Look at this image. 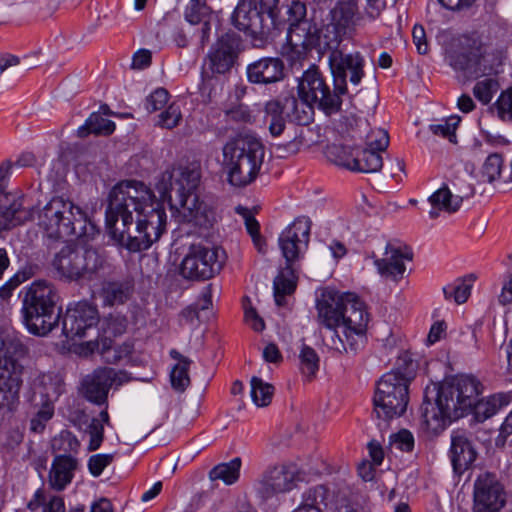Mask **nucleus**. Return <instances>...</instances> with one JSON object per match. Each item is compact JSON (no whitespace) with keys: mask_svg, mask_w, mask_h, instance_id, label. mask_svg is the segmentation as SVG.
<instances>
[{"mask_svg":"<svg viewBox=\"0 0 512 512\" xmlns=\"http://www.w3.org/2000/svg\"><path fill=\"white\" fill-rule=\"evenodd\" d=\"M52 447L54 450L62 451L64 455H70L73 452H77L80 443L76 436L70 431H61L58 437H55L52 441Z\"/></svg>","mask_w":512,"mask_h":512,"instance_id":"obj_49","label":"nucleus"},{"mask_svg":"<svg viewBox=\"0 0 512 512\" xmlns=\"http://www.w3.org/2000/svg\"><path fill=\"white\" fill-rule=\"evenodd\" d=\"M339 82L333 78V90L326 82L324 88L319 93L315 106L323 111L326 115L330 116L340 112L342 107V96L347 93L346 90H339Z\"/></svg>","mask_w":512,"mask_h":512,"instance_id":"obj_30","label":"nucleus"},{"mask_svg":"<svg viewBox=\"0 0 512 512\" xmlns=\"http://www.w3.org/2000/svg\"><path fill=\"white\" fill-rule=\"evenodd\" d=\"M298 477V468L293 463H286L267 469L256 484L257 493L262 499L285 493L293 489Z\"/></svg>","mask_w":512,"mask_h":512,"instance_id":"obj_19","label":"nucleus"},{"mask_svg":"<svg viewBox=\"0 0 512 512\" xmlns=\"http://www.w3.org/2000/svg\"><path fill=\"white\" fill-rule=\"evenodd\" d=\"M299 359L302 373L307 377L314 376L319 368V357L316 351L304 344L300 351Z\"/></svg>","mask_w":512,"mask_h":512,"instance_id":"obj_48","label":"nucleus"},{"mask_svg":"<svg viewBox=\"0 0 512 512\" xmlns=\"http://www.w3.org/2000/svg\"><path fill=\"white\" fill-rule=\"evenodd\" d=\"M212 290V284H208L203 288L197 302L195 303L200 311L207 310L212 307Z\"/></svg>","mask_w":512,"mask_h":512,"instance_id":"obj_63","label":"nucleus"},{"mask_svg":"<svg viewBox=\"0 0 512 512\" xmlns=\"http://www.w3.org/2000/svg\"><path fill=\"white\" fill-rule=\"evenodd\" d=\"M369 257L373 259V264L381 277L399 282L406 272L405 261H412L413 252L407 245L388 242L382 258L377 257L374 252Z\"/></svg>","mask_w":512,"mask_h":512,"instance_id":"obj_15","label":"nucleus"},{"mask_svg":"<svg viewBox=\"0 0 512 512\" xmlns=\"http://www.w3.org/2000/svg\"><path fill=\"white\" fill-rule=\"evenodd\" d=\"M253 9L246 1L240 0L231 16L233 26L253 38H263L270 34L272 22Z\"/></svg>","mask_w":512,"mask_h":512,"instance_id":"obj_21","label":"nucleus"},{"mask_svg":"<svg viewBox=\"0 0 512 512\" xmlns=\"http://www.w3.org/2000/svg\"><path fill=\"white\" fill-rule=\"evenodd\" d=\"M460 377L469 378V379L473 380V382L475 384L476 393H475V396L473 397L471 406L467 409L466 413L468 411L473 410L475 419L477 421H480V422L485 421L486 419L495 415L502 406L507 405L508 401L504 394H497V395L490 396L485 400H479L478 399L479 394H480L479 381H477V379H475L473 376L461 375Z\"/></svg>","mask_w":512,"mask_h":512,"instance_id":"obj_26","label":"nucleus"},{"mask_svg":"<svg viewBox=\"0 0 512 512\" xmlns=\"http://www.w3.org/2000/svg\"><path fill=\"white\" fill-rule=\"evenodd\" d=\"M241 459L235 457L229 462L220 463L214 466L209 472L211 481L221 480L226 485H232L240 477Z\"/></svg>","mask_w":512,"mask_h":512,"instance_id":"obj_37","label":"nucleus"},{"mask_svg":"<svg viewBox=\"0 0 512 512\" xmlns=\"http://www.w3.org/2000/svg\"><path fill=\"white\" fill-rule=\"evenodd\" d=\"M327 155L336 165L355 171L356 152L351 146L333 144L328 147Z\"/></svg>","mask_w":512,"mask_h":512,"instance_id":"obj_40","label":"nucleus"},{"mask_svg":"<svg viewBox=\"0 0 512 512\" xmlns=\"http://www.w3.org/2000/svg\"><path fill=\"white\" fill-rule=\"evenodd\" d=\"M385 3L383 0H366V6L362 16H359L357 20L367 18L369 21L375 20L384 9Z\"/></svg>","mask_w":512,"mask_h":512,"instance_id":"obj_59","label":"nucleus"},{"mask_svg":"<svg viewBox=\"0 0 512 512\" xmlns=\"http://www.w3.org/2000/svg\"><path fill=\"white\" fill-rule=\"evenodd\" d=\"M37 224L53 240L82 237L86 235L87 215L69 199L53 197L39 210Z\"/></svg>","mask_w":512,"mask_h":512,"instance_id":"obj_8","label":"nucleus"},{"mask_svg":"<svg viewBox=\"0 0 512 512\" xmlns=\"http://www.w3.org/2000/svg\"><path fill=\"white\" fill-rule=\"evenodd\" d=\"M390 443L401 451L411 452L414 448V437L410 431L403 429L390 436Z\"/></svg>","mask_w":512,"mask_h":512,"instance_id":"obj_58","label":"nucleus"},{"mask_svg":"<svg viewBox=\"0 0 512 512\" xmlns=\"http://www.w3.org/2000/svg\"><path fill=\"white\" fill-rule=\"evenodd\" d=\"M462 200V196H453L447 186L441 187L429 197V202L432 205L429 212L430 218L436 219L439 216V210L448 213L456 212L460 208Z\"/></svg>","mask_w":512,"mask_h":512,"instance_id":"obj_31","label":"nucleus"},{"mask_svg":"<svg viewBox=\"0 0 512 512\" xmlns=\"http://www.w3.org/2000/svg\"><path fill=\"white\" fill-rule=\"evenodd\" d=\"M78 461L71 455H56L48 473V485L55 491H63L73 480Z\"/></svg>","mask_w":512,"mask_h":512,"instance_id":"obj_25","label":"nucleus"},{"mask_svg":"<svg viewBox=\"0 0 512 512\" xmlns=\"http://www.w3.org/2000/svg\"><path fill=\"white\" fill-rule=\"evenodd\" d=\"M409 385L394 373H386L377 383L373 398L374 412L377 417L389 420L401 416L409 401Z\"/></svg>","mask_w":512,"mask_h":512,"instance_id":"obj_13","label":"nucleus"},{"mask_svg":"<svg viewBox=\"0 0 512 512\" xmlns=\"http://www.w3.org/2000/svg\"><path fill=\"white\" fill-rule=\"evenodd\" d=\"M170 178L172 181L168 200L171 209L177 212L179 222L201 227L210 225L213 213L196 193L201 178L200 168L194 164L180 166Z\"/></svg>","mask_w":512,"mask_h":512,"instance_id":"obj_4","label":"nucleus"},{"mask_svg":"<svg viewBox=\"0 0 512 512\" xmlns=\"http://www.w3.org/2000/svg\"><path fill=\"white\" fill-rule=\"evenodd\" d=\"M245 321L256 332H260L265 328L263 319L257 314L256 310L252 307L245 309Z\"/></svg>","mask_w":512,"mask_h":512,"instance_id":"obj_61","label":"nucleus"},{"mask_svg":"<svg viewBox=\"0 0 512 512\" xmlns=\"http://www.w3.org/2000/svg\"><path fill=\"white\" fill-rule=\"evenodd\" d=\"M317 322L333 331L334 351L357 354L367 343L370 315L365 303L354 293L325 289L316 300Z\"/></svg>","mask_w":512,"mask_h":512,"instance_id":"obj_2","label":"nucleus"},{"mask_svg":"<svg viewBox=\"0 0 512 512\" xmlns=\"http://www.w3.org/2000/svg\"><path fill=\"white\" fill-rule=\"evenodd\" d=\"M475 393V384L469 378L455 377L444 382L439 387L436 402L424 401L421 406L422 423L427 431L438 434L448 423L464 416Z\"/></svg>","mask_w":512,"mask_h":512,"instance_id":"obj_3","label":"nucleus"},{"mask_svg":"<svg viewBox=\"0 0 512 512\" xmlns=\"http://www.w3.org/2000/svg\"><path fill=\"white\" fill-rule=\"evenodd\" d=\"M170 356L174 360L178 361L177 364L173 367L170 374L171 384L175 390L182 392L190 384L188 370L191 364V360L174 349L170 351Z\"/></svg>","mask_w":512,"mask_h":512,"instance_id":"obj_36","label":"nucleus"},{"mask_svg":"<svg viewBox=\"0 0 512 512\" xmlns=\"http://www.w3.org/2000/svg\"><path fill=\"white\" fill-rule=\"evenodd\" d=\"M27 353V347L17 336L0 338V409L12 410L19 402L24 371L20 359Z\"/></svg>","mask_w":512,"mask_h":512,"instance_id":"obj_10","label":"nucleus"},{"mask_svg":"<svg viewBox=\"0 0 512 512\" xmlns=\"http://www.w3.org/2000/svg\"><path fill=\"white\" fill-rule=\"evenodd\" d=\"M495 106L502 120L512 121V88L500 94Z\"/></svg>","mask_w":512,"mask_h":512,"instance_id":"obj_54","label":"nucleus"},{"mask_svg":"<svg viewBox=\"0 0 512 512\" xmlns=\"http://www.w3.org/2000/svg\"><path fill=\"white\" fill-rule=\"evenodd\" d=\"M274 394V387L264 382L259 377H252L251 379V397L253 402L258 407H264L267 406L271 400L272 396Z\"/></svg>","mask_w":512,"mask_h":512,"instance_id":"obj_45","label":"nucleus"},{"mask_svg":"<svg viewBox=\"0 0 512 512\" xmlns=\"http://www.w3.org/2000/svg\"><path fill=\"white\" fill-rule=\"evenodd\" d=\"M507 502V493L496 474L484 472L473 485L472 512H501Z\"/></svg>","mask_w":512,"mask_h":512,"instance_id":"obj_14","label":"nucleus"},{"mask_svg":"<svg viewBox=\"0 0 512 512\" xmlns=\"http://www.w3.org/2000/svg\"><path fill=\"white\" fill-rule=\"evenodd\" d=\"M99 316L95 305L80 301L69 307L63 318L62 332L68 340L75 341L85 337L89 330L94 329Z\"/></svg>","mask_w":512,"mask_h":512,"instance_id":"obj_18","label":"nucleus"},{"mask_svg":"<svg viewBox=\"0 0 512 512\" xmlns=\"http://www.w3.org/2000/svg\"><path fill=\"white\" fill-rule=\"evenodd\" d=\"M265 123L273 137L280 136L286 127L285 107L278 99L269 100L264 107Z\"/></svg>","mask_w":512,"mask_h":512,"instance_id":"obj_34","label":"nucleus"},{"mask_svg":"<svg viewBox=\"0 0 512 512\" xmlns=\"http://www.w3.org/2000/svg\"><path fill=\"white\" fill-rule=\"evenodd\" d=\"M51 266L64 282L93 280L106 266V257L93 247L63 246L53 257Z\"/></svg>","mask_w":512,"mask_h":512,"instance_id":"obj_9","label":"nucleus"},{"mask_svg":"<svg viewBox=\"0 0 512 512\" xmlns=\"http://www.w3.org/2000/svg\"><path fill=\"white\" fill-rule=\"evenodd\" d=\"M227 116L229 119L242 122V123H250L252 121V115L250 110L244 106H238L233 108L227 112Z\"/></svg>","mask_w":512,"mask_h":512,"instance_id":"obj_62","label":"nucleus"},{"mask_svg":"<svg viewBox=\"0 0 512 512\" xmlns=\"http://www.w3.org/2000/svg\"><path fill=\"white\" fill-rule=\"evenodd\" d=\"M225 261L226 253L221 247L191 244L181 261L180 275L188 280H208L220 273Z\"/></svg>","mask_w":512,"mask_h":512,"instance_id":"obj_11","label":"nucleus"},{"mask_svg":"<svg viewBox=\"0 0 512 512\" xmlns=\"http://www.w3.org/2000/svg\"><path fill=\"white\" fill-rule=\"evenodd\" d=\"M328 490L322 485L307 489L302 495V502L297 508L317 509L323 512L326 506Z\"/></svg>","mask_w":512,"mask_h":512,"instance_id":"obj_42","label":"nucleus"},{"mask_svg":"<svg viewBox=\"0 0 512 512\" xmlns=\"http://www.w3.org/2000/svg\"><path fill=\"white\" fill-rule=\"evenodd\" d=\"M184 16L190 24L196 25L211 17V9L206 4V0H190Z\"/></svg>","mask_w":512,"mask_h":512,"instance_id":"obj_47","label":"nucleus"},{"mask_svg":"<svg viewBox=\"0 0 512 512\" xmlns=\"http://www.w3.org/2000/svg\"><path fill=\"white\" fill-rule=\"evenodd\" d=\"M502 168V155L498 153L490 154L482 165L479 181L481 183H493L500 178Z\"/></svg>","mask_w":512,"mask_h":512,"instance_id":"obj_44","label":"nucleus"},{"mask_svg":"<svg viewBox=\"0 0 512 512\" xmlns=\"http://www.w3.org/2000/svg\"><path fill=\"white\" fill-rule=\"evenodd\" d=\"M115 123L104 118L101 113H92L85 123L77 130V135L81 138L87 137L89 134L110 135L115 130Z\"/></svg>","mask_w":512,"mask_h":512,"instance_id":"obj_35","label":"nucleus"},{"mask_svg":"<svg viewBox=\"0 0 512 512\" xmlns=\"http://www.w3.org/2000/svg\"><path fill=\"white\" fill-rule=\"evenodd\" d=\"M105 218L111 238L130 252L149 249L166 231L164 207L138 181H123L112 188Z\"/></svg>","mask_w":512,"mask_h":512,"instance_id":"obj_1","label":"nucleus"},{"mask_svg":"<svg viewBox=\"0 0 512 512\" xmlns=\"http://www.w3.org/2000/svg\"><path fill=\"white\" fill-rule=\"evenodd\" d=\"M413 42L419 54L425 55L429 51V46L426 40V33L421 25H415L412 31Z\"/></svg>","mask_w":512,"mask_h":512,"instance_id":"obj_60","label":"nucleus"},{"mask_svg":"<svg viewBox=\"0 0 512 512\" xmlns=\"http://www.w3.org/2000/svg\"><path fill=\"white\" fill-rule=\"evenodd\" d=\"M30 218L21 199H14L9 205H0V232L10 230Z\"/></svg>","mask_w":512,"mask_h":512,"instance_id":"obj_33","label":"nucleus"},{"mask_svg":"<svg viewBox=\"0 0 512 512\" xmlns=\"http://www.w3.org/2000/svg\"><path fill=\"white\" fill-rule=\"evenodd\" d=\"M241 43V37L235 33H226L217 40L207 55L212 74H226L231 70L241 51Z\"/></svg>","mask_w":512,"mask_h":512,"instance_id":"obj_20","label":"nucleus"},{"mask_svg":"<svg viewBox=\"0 0 512 512\" xmlns=\"http://www.w3.org/2000/svg\"><path fill=\"white\" fill-rule=\"evenodd\" d=\"M306 14L305 3L294 0L287 8L288 18L282 19L284 24H289L287 41L294 48L305 47L308 44L310 24L306 20Z\"/></svg>","mask_w":512,"mask_h":512,"instance_id":"obj_23","label":"nucleus"},{"mask_svg":"<svg viewBox=\"0 0 512 512\" xmlns=\"http://www.w3.org/2000/svg\"><path fill=\"white\" fill-rule=\"evenodd\" d=\"M169 100V93L164 88H158L146 98V109L155 112L162 109Z\"/></svg>","mask_w":512,"mask_h":512,"instance_id":"obj_56","label":"nucleus"},{"mask_svg":"<svg viewBox=\"0 0 512 512\" xmlns=\"http://www.w3.org/2000/svg\"><path fill=\"white\" fill-rule=\"evenodd\" d=\"M90 440L88 444L89 451H95L99 449L104 438V427L99 419H92L91 423L87 428Z\"/></svg>","mask_w":512,"mask_h":512,"instance_id":"obj_55","label":"nucleus"},{"mask_svg":"<svg viewBox=\"0 0 512 512\" xmlns=\"http://www.w3.org/2000/svg\"><path fill=\"white\" fill-rule=\"evenodd\" d=\"M355 161L356 172L375 173L380 171L383 166L381 154L369 148H364L361 152L357 150Z\"/></svg>","mask_w":512,"mask_h":512,"instance_id":"obj_38","label":"nucleus"},{"mask_svg":"<svg viewBox=\"0 0 512 512\" xmlns=\"http://www.w3.org/2000/svg\"><path fill=\"white\" fill-rule=\"evenodd\" d=\"M282 106L285 107V115L299 125H307L313 120L316 106L303 97L287 96L284 98Z\"/></svg>","mask_w":512,"mask_h":512,"instance_id":"obj_28","label":"nucleus"},{"mask_svg":"<svg viewBox=\"0 0 512 512\" xmlns=\"http://www.w3.org/2000/svg\"><path fill=\"white\" fill-rule=\"evenodd\" d=\"M329 67L333 78L339 82V90H346L347 77L353 85H359L365 75L364 58L359 52L343 53L333 50L328 57Z\"/></svg>","mask_w":512,"mask_h":512,"instance_id":"obj_16","label":"nucleus"},{"mask_svg":"<svg viewBox=\"0 0 512 512\" xmlns=\"http://www.w3.org/2000/svg\"><path fill=\"white\" fill-rule=\"evenodd\" d=\"M460 122L458 116L450 117L439 124L430 125V130L433 134L447 138L451 143L457 142L456 129Z\"/></svg>","mask_w":512,"mask_h":512,"instance_id":"obj_50","label":"nucleus"},{"mask_svg":"<svg viewBox=\"0 0 512 512\" xmlns=\"http://www.w3.org/2000/svg\"><path fill=\"white\" fill-rule=\"evenodd\" d=\"M477 456L478 452L467 433L463 430L453 431L449 449V458L453 471L458 475H462L474 465Z\"/></svg>","mask_w":512,"mask_h":512,"instance_id":"obj_22","label":"nucleus"},{"mask_svg":"<svg viewBox=\"0 0 512 512\" xmlns=\"http://www.w3.org/2000/svg\"><path fill=\"white\" fill-rule=\"evenodd\" d=\"M497 90L498 82L492 78H486L475 84L473 94L480 102L486 105L492 100Z\"/></svg>","mask_w":512,"mask_h":512,"instance_id":"obj_51","label":"nucleus"},{"mask_svg":"<svg viewBox=\"0 0 512 512\" xmlns=\"http://www.w3.org/2000/svg\"><path fill=\"white\" fill-rule=\"evenodd\" d=\"M61 380L54 373H42L37 376L32 384V402L50 400L51 403L62 393Z\"/></svg>","mask_w":512,"mask_h":512,"instance_id":"obj_27","label":"nucleus"},{"mask_svg":"<svg viewBox=\"0 0 512 512\" xmlns=\"http://www.w3.org/2000/svg\"><path fill=\"white\" fill-rule=\"evenodd\" d=\"M115 459V454H95L88 459V470L94 477H99L104 469L108 467Z\"/></svg>","mask_w":512,"mask_h":512,"instance_id":"obj_53","label":"nucleus"},{"mask_svg":"<svg viewBox=\"0 0 512 512\" xmlns=\"http://www.w3.org/2000/svg\"><path fill=\"white\" fill-rule=\"evenodd\" d=\"M366 148L376 150L381 153L389 145L388 132L381 128L372 129L365 138Z\"/></svg>","mask_w":512,"mask_h":512,"instance_id":"obj_52","label":"nucleus"},{"mask_svg":"<svg viewBox=\"0 0 512 512\" xmlns=\"http://www.w3.org/2000/svg\"><path fill=\"white\" fill-rule=\"evenodd\" d=\"M310 230V219L300 216L279 236L278 244L286 260V266L279 271L273 281L274 300L279 307L287 305L286 296L293 294L296 289L297 276L293 269V263L300 257L301 245H308Z\"/></svg>","mask_w":512,"mask_h":512,"instance_id":"obj_7","label":"nucleus"},{"mask_svg":"<svg viewBox=\"0 0 512 512\" xmlns=\"http://www.w3.org/2000/svg\"><path fill=\"white\" fill-rule=\"evenodd\" d=\"M446 59L456 71H461L468 78H478L492 70L488 64L487 47L479 38L462 36L456 48L447 52Z\"/></svg>","mask_w":512,"mask_h":512,"instance_id":"obj_12","label":"nucleus"},{"mask_svg":"<svg viewBox=\"0 0 512 512\" xmlns=\"http://www.w3.org/2000/svg\"><path fill=\"white\" fill-rule=\"evenodd\" d=\"M159 118V124L161 127L167 129L176 127L182 118L179 106L171 104L164 112L159 115Z\"/></svg>","mask_w":512,"mask_h":512,"instance_id":"obj_57","label":"nucleus"},{"mask_svg":"<svg viewBox=\"0 0 512 512\" xmlns=\"http://www.w3.org/2000/svg\"><path fill=\"white\" fill-rule=\"evenodd\" d=\"M285 66L278 57H264L247 66V78L253 84H272L285 77Z\"/></svg>","mask_w":512,"mask_h":512,"instance_id":"obj_24","label":"nucleus"},{"mask_svg":"<svg viewBox=\"0 0 512 512\" xmlns=\"http://www.w3.org/2000/svg\"><path fill=\"white\" fill-rule=\"evenodd\" d=\"M126 371L115 370L110 367L98 368L83 382L84 394L87 400L103 404L107 400L109 389L115 385L120 386L130 381Z\"/></svg>","mask_w":512,"mask_h":512,"instance_id":"obj_17","label":"nucleus"},{"mask_svg":"<svg viewBox=\"0 0 512 512\" xmlns=\"http://www.w3.org/2000/svg\"><path fill=\"white\" fill-rule=\"evenodd\" d=\"M21 294L23 322L27 330L36 336L47 335L60 319L56 288L50 282L37 280L25 287Z\"/></svg>","mask_w":512,"mask_h":512,"instance_id":"obj_6","label":"nucleus"},{"mask_svg":"<svg viewBox=\"0 0 512 512\" xmlns=\"http://www.w3.org/2000/svg\"><path fill=\"white\" fill-rule=\"evenodd\" d=\"M38 410L34 417L30 420V429L35 433H42L46 427V423L54 415V403L50 400L32 402Z\"/></svg>","mask_w":512,"mask_h":512,"instance_id":"obj_43","label":"nucleus"},{"mask_svg":"<svg viewBox=\"0 0 512 512\" xmlns=\"http://www.w3.org/2000/svg\"><path fill=\"white\" fill-rule=\"evenodd\" d=\"M326 80L317 67L313 66L306 70L298 83V96L309 100L314 105L317 97L324 88Z\"/></svg>","mask_w":512,"mask_h":512,"instance_id":"obj_29","label":"nucleus"},{"mask_svg":"<svg viewBox=\"0 0 512 512\" xmlns=\"http://www.w3.org/2000/svg\"><path fill=\"white\" fill-rule=\"evenodd\" d=\"M223 169L227 181L242 188L257 178L264 160V147L252 135H238L230 139L222 149Z\"/></svg>","mask_w":512,"mask_h":512,"instance_id":"obj_5","label":"nucleus"},{"mask_svg":"<svg viewBox=\"0 0 512 512\" xmlns=\"http://www.w3.org/2000/svg\"><path fill=\"white\" fill-rule=\"evenodd\" d=\"M359 7L357 0H340L331 9V21L338 31L346 30L355 24Z\"/></svg>","mask_w":512,"mask_h":512,"instance_id":"obj_32","label":"nucleus"},{"mask_svg":"<svg viewBox=\"0 0 512 512\" xmlns=\"http://www.w3.org/2000/svg\"><path fill=\"white\" fill-rule=\"evenodd\" d=\"M416 369L417 365L411 355L408 352H403L398 356L394 369L389 373H394L409 385L415 376Z\"/></svg>","mask_w":512,"mask_h":512,"instance_id":"obj_46","label":"nucleus"},{"mask_svg":"<svg viewBox=\"0 0 512 512\" xmlns=\"http://www.w3.org/2000/svg\"><path fill=\"white\" fill-rule=\"evenodd\" d=\"M131 293L132 285L129 282H109L103 287V296L109 305L123 304Z\"/></svg>","mask_w":512,"mask_h":512,"instance_id":"obj_41","label":"nucleus"},{"mask_svg":"<svg viewBox=\"0 0 512 512\" xmlns=\"http://www.w3.org/2000/svg\"><path fill=\"white\" fill-rule=\"evenodd\" d=\"M475 278L473 275H468L463 279H457L453 283L443 288V293L446 299H451L457 304H463L470 296L472 285Z\"/></svg>","mask_w":512,"mask_h":512,"instance_id":"obj_39","label":"nucleus"},{"mask_svg":"<svg viewBox=\"0 0 512 512\" xmlns=\"http://www.w3.org/2000/svg\"><path fill=\"white\" fill-rule=\"evenodd\" d=\"M43 512H65V503L62 497L52 496L43 507Z\"/></svg>","mask_w":512,"mask_h":512,"instance_id":"obj_64","label":"nucleus"}]
</instances>
